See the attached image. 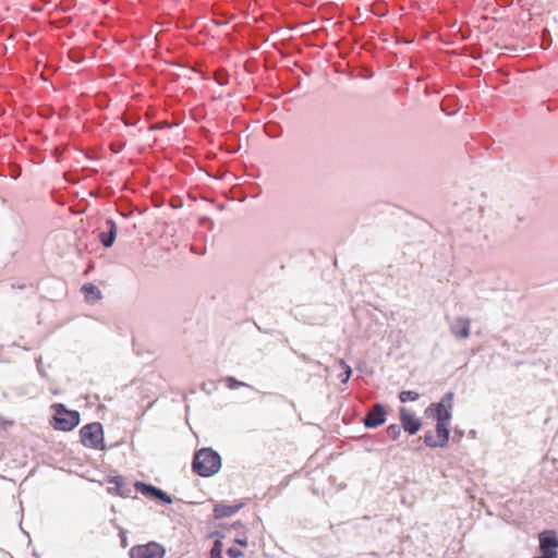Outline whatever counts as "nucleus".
Returning a JSON list of instances; mask_svg holds the SVG:
<instances>
[{
    "instance_id": "obj_1",
    "label": "nucleus",
    "mask_w": 558,
    "mask_h": 558,
    "mask_svg": "<svg viewBox=\"0 0 558 558\" xmlns=\"http://www.w3.org/2000/svg\"><path fill=\"white\" fill-rule=\"evenodd\" d=\"M221 468V458L211 448H202L195 452L192 469L202 476L208 477L216 474Z\"/></svg>"
},
{
    "instance_id": "obj_2",
    "label": "nucleus",
    "mask_w": 558,
    "mask_h": 558,
    "mask_svg": "<svg viewBox=\"0 0 558 558\" xmlns=\"http://www.w3.org/2000/svg\"><path fill=\"white\" fill-rule=\"evenodd\" d=\"M54 414L51 420V426L57 430H73L81 421L80 413L74 410H68L62 403L52 404Z\"/></svg>"
},
{
    "instance_id": "obj_3",
    "label": "nucleus",
    "mask_w": 558,
    "mask_h": 558,
    "mask_svg": "<svg viewBox=\"0 0 558 558\" xmlns=\"http://www.w3.org/2000/svg\"><path fill=\"white\" fill-rule=\"evenodd\" d=\"M80 439L86 448L95 450H104L106 448L104 428L98 422L84 425L80 429Z\"/></svg>"
},
{
    "instance_id": "obj_4",
    "label": "nucleus",
    "mask_w": 558,
    "mask_h": 558,
    "mask_svg": "<svg viewBox=\"0 0 558 558\" xmlns=\"http://www.w3.org/2000/svg\"><path fill=\"white\" fill-rule=\"evenodd\" d=\"M166 549L156 542L135 545L130 549V558H163Z\"/></svg>"
},
{
    "instance_id": "obj_5",
    "label": "nucleus",
    "mask_w": 558,
    "mask_h": 558,
    "mask_svg": "<svg viewBox=\"0 0 558 558\" xmlns=\"http://www.w3.org/2000/svg\"><path fill=\"white\" fill-rule=\"evenodd\" d=\"M450 423L447 422H437L436 424V435L432 433H426L424 436V441L429 447H445L449 440L450 435Z\"/></svg>"
},
{
    "instance_id": "obj_6",
    "label": "nucleus",
    "mask_w": 558,
    "mask_h": 558,
    "mask_svg": "<svg viewBox=\"0 0 558 558\" xmlns=\"http://www.w3.org/2000/svg\"><path fill=\"white\" fill-rule=\"evenodd\" d=\"M539 549L543 555L558 558V538L555 531L547 530L538 535Z\"/></svg>"
},
{
    "instance_id": "obj_7",
    "label": "nucleus",
    "mask_w": 558,
    "mask_h": 558,
    "mask_svg": "<svg viewBox=\"0 0 558 558\" xmlns=\"http://www.w3.org/2000/svg\"><path fill=\"white\" fill-rule=\"evenodd\" d=\"M452 403H453V393L448 392L442 397L440 402L433 404L430 407V409L435 408V410H436L437 422L440 421V422L450 423Z\"/></svg>"
},
{
    "instance_id": "obj_8",
    "label": "nucleus",
    "mask_w": 558,
    "mask_h": 558,
    "mask_svg": "<svg viewBox=\"0 0 558 558\" xmlns=\"http://www.w3.org/2000/svg\"><path fill=\"white\" fill-rule=\"evenodd\" d=\"M386 421V410L383 404H375L364 418V425L368 428L380 426Z\"/></svg>"
},
{
    "instance_id": "obj_9",
    "label": "nucleus",
    "mask_w": 558,
    "mask_h": 558,
    "mask_svg": "<svg viewBox=\"0 0 558 558\" xmlns=\"http://www.w3.org/2000/svg\"><path fill=\"white\" fill-rule=\"evenodd\" d=\"M400 416L402 427L409 434L413 435L420 430L422 425L421 421L412 412L408 411L405 408H402L400 410Z\"/></svg>"
},
{
    "instance_id": "obj_10",
    "label": "nucleus",
    "mask_w": 558,
    "mask_h": 558,
    "mask_svg": "<svg viewBox=\"0 0 558 558\" xmlns=\"http://www.w3.org/2000/svg\"><path fill=\"white\" fill-rule=\"evenodd\" d=\"M134 486L137 492L142 493L145 496L160 499L167 504H170L172 501L169 495H167L165 492L155 486L145 484L143 482H136Z\"/></svg>"
},
{
    "instance_id": "obj_11",
    "label": "nucleus",
    "mask_w": 558,
    "mask_h": 558,
    "mask_svg": "<svg viewBox=\"0 0 558 558\" xmlns=\"http://www.w3.org/2000/svg\"><path fill=\"white\" fill-rule=\"evenodd\" d=\"M451 330L456 337L466 339L470 336V320L458 318L452 325Z\"/></svg>"
},
{
    "instance_id": "obj_12",
    "label": "nucleus",
    "mask_w": 558,
    "mask_h": 558,
    "mask_svg": "<svg viewBox=\"0 0 558 558\" xmlns=\"http://www.w3.org/2000/svg\"><path fill=\"white\" fill-rule=\"evenodd\" d=\"M107 225L109 227V231L101 232L99 234V239L104 246L110 247L113 244L117 236V226L112 220H108Z\"/></svg>"
},
{
    "instance_id": "obj_13",
    "label": "nucleus",
    "mask_w": 558,
    "mask_h": 558,
    "mask_svg": "<svg viewBox=\"0 0 558 558\" xmlns=\"http://www.w3.org/2000/svg\"><path fill=\"white\" fill-rule=\"evenodd\" d=\"M239 509H240V506H230V505L219 504V505H216L214 508V517L216 519L231 517L234 513H236Z\"/></svg>"
},
{
    "instance_id": "obj_14",
    "label": "nucleus",
    "mask_w": 558,
    "mask_h": 558,
    "mask_svg": "<svg viewBox=\"0 0 558 558\" xmlns=\"http://www.w3.org/2000/svg\"><path fill=\"white\" fill-rule=\"evenodd\" d=\"M420 395L413 390H403L399 393V399L401 402L415 401L417 400Z\"/></svg>"
},
{
    "instance_id": "obj_15",
    "label": "nucleus",
    "mask_w": 558,
    "mask_h": 558,
    "mask_svg": "<svg viewBox=\"0 0 558 558\" xmlns=\"http://www.w3.org/2000/svg\"><path fill=\"white\" fill-rule=\"evenodd\" d=\"M340 366L343 368V372L339 375L340 379L342 383H347L352 374V369L351 367L344 362V361H340L339 362Z\"/></svg>"
},
{
    "instance_id": "obj_16",
    "label": "nucleus",
    "mask_w": 558,
    "mask_h": 558,
    "mask_svg": "<svg viewBox=\"0 0 558 558\" xmlns=\"http://www.w3.org/2000/svg\"><path fill=\"white\" fill-rule=\"evenodd\" d=\"M222 548H223L222 542L217 539L214 543V546L210 550V557L211 558H222Z\"/></svg>"
},
{
    "instance_id": "obj_17",
    "label": "nucleus",
    "mask_w": 558,
    "mask_h": 558,
    "mask_svg": "<svg viewBox=\"0 0 558 558\" xmlns=\"http://www.w3.org/2000/svg\"><path fill=\"white\" fill-rule=\"evenodd\" d=\"M225 383L229 389H236V388L245 385L244 383L239 381L234 377H231V376L226 377Z\"/></svg>"
},
{
    "instance_id": "obj_18",
    "label": "nucleus",
    "mask_w": 558,
    "mask_h": 558,
    "mask_svg": "<svg viewBox=\"0 0 558 558\" xmlns=\"http://www.w3.org/2000/svg\"><path fill=\"white\" fill-rule=\"evenodd\" d=\"M82 290L85 294H93V295H96L97 298H99V294H100L99 289L92 283L84 284Z\"/></svg>"
},
{
    "instance_id": "obj_19",
    "label": "nucleus",
    "mask_w": 558,
    "mask_h": 558,
    "mask_svg": "<svg viewBox=\"0 0 558 558\" xmlns=\"http://www.w3.org/2000/svg\"><path fill=\"white\" fill-rule=\"evenodd\" d=\"M400 427L398 425H390L388 428H387V435L391 438V439H397L400 435Z\"/></svg>"
},
{
    "instance_id": "obj_20",
    "label": "nucleus",
    "mask_w": 558,
    "mask_h": 558,
    "mask_svg": "<svg viewBox=\"0 0 558 558\" xmlns=\"http://www.w3.org/2000/svg\"><path fill=\"white\" fill-rule=\"evenodd\" d=\"M228 555L231 557V558H241L243 557V551L239 548H235V547H230L228 549Z\"/></svg>"
},
{
    "instance_id": "obj_21",
    "label": "nucleus",
    "mask_w": 558,
    "mask_h": 558,
    "mask_svg": "<svg viewBox=\"0 0 558 558\" xmlns=\"http://www.w3.org/2000/svg\"><path fill=\"white\" fill-rule=\"evenodd\" d=\"M235 543L239 544L242 547H246L247 546V538L246 537L236 538Z\"/></svg>"
},
{
    "instance_id": "obj_22",
    "label": "nucleus",
    "mask_w": 558,
    "mask_h": 558,
    "mask_svg": "<svg viewBox=\"0 0 558 558\" xmlns=\"http://www.w3.org/2000/svg\"><path fill=\"white\" fill-rule=\"evenodd\" d=\"M126 545H128V543H126V538H125V537H123V538H122V546H123V547H125Z\"/></svg>"
}]
</instances>
